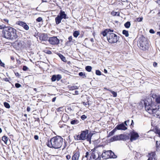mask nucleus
Instances as JSON below:
<instances>
[{
    "label": "nucleus",
    "mask_w": 160,
    "mask_h": 160,
    "mask_svg": "<svg viewBox=\"0 0 160 160\" xmlns=\"http://www.w3.org/2000/svg\"><path fill=\"white\" fill-rule=\"evenodd\" d=\"M63 138L58 136L52 138L50 141H48L47 143L48 147L54 149L60 148L62 145Z\"/></svg>",
    "instance_id": "obj_1"
},
{
    "label": "nucleus",
    "mask_w": 160,
    "mask_h": 160,
    "mask_svg": "<svg viewBox=\"0 0 160 160\" xmlns=\"http://www.w3.org/2000/svg\"><path fill=\"white\" fill-rule=\"evenodd\" d=\"M16 29L9 27L4 29L3 30L4 37L8 39L13 40L17 38L18 36L16 33Z\"/></svg>",
    "instance_id": "obj_2"
},
{
    "label": "nucleus",
    "mask_w": 160,
    "mask_h": 160,
    "mask_svg": "<svg viewBox=\"0 0 160 160\" xmlns=\"http://www.w3.org/2000/svg\"><path fill=\"white\" fill-rule=\"evenodd\" d=\"M149 101L145 100L144 101V105L146 111L149 114H152L153 113V112L155 110L157 107L156 103L152 102L150 99H149Z\"/></svg>",
    "instance_id": "obj_3"
},
{
    "label": "nucleus",
    "mask_w": 160,
    "mask_h": 160,
    "mask_svg": "<svg viewBox=\"0 0 160 160\" xmlns=\"http://www.w3.org/2000/svg\"><path fill=\"white\" fill-rule=\"evenodd\" d=\"M140 38V40L139 41L140 48L143 51L148 50L149 46L148 41L146 38L143 36L141 37Z\"/></svg>",
    "instance_id": "obj_4"
},
{
    "label": "nucleus",
    "mask_w": 160,
    "mask_h": 160,
    "mask_svg": "<svg viewBox=\"0 0 160 160\" xmlns=\"http://www.w3.org/2000/svg\"><path fill=\"white\" fill-rule=\"evenodd\" d=\"M113 32H110L107 36V40L108 41L111 43H113L117 42L118 39L119 37Z\"/></svg>",
    "instance_id": "obj_5"
},
{
    "label": "nucleus",
    "mask_w": 160,
    "mask_h": 160,
    "mask_svg": "<svg viewBox=\"0 0 160 160\" xmlns=\"http://www.w3.org/2000/svg\"><path fill=\"white\" fill-rule=\"evenodd\" d=\"M88 131L85 130L82 131L80 133H78V135H76L74 136L75 139L77 140H83L86 139V136L88 134Z\"/></svg>",
    "instance_id": "obj_6"
},
{
    "label": "nucleus",
    "mask_w": 160,
    "mask_h": 160,
    "mask_svg": "<svg viewBox=\"0 0 160 160\" xmlns=\"http://www.w3.org/2000/svg\"><path fill=\"white\" fill-rule=\"evenodd\" d=\"M67 15L65 12L61 10L59 14L55 18L56 23L57 24H59L61 22V21L62 19H66L68 18Z\"/></svg>",
    "instance_id": "obj_7"
},
{
    "label": "nucleus",
    "mask_w": 160,
    "mask_h": 160,
    "mask_svg": "<svg viewBox=\"0 0 160 160\" xmlns=\"http://www.w3.org/2000/svg\"><path fill=\"white\" fill-rule=\"evenodd\" d=\"M48 41L50 44L53 45H58L60 42L59 39L56 36L50 37Z\"/></svg>",
    "instance_id": "obj_8"
},
{
    "label": "nucleus",
    "mask_w": 160,
    "mask_h": 160,
    "mask_svg": "<svg viewBox=\"0 0 160 160\" xmlns=\"http://www.w3.org/2000/svg\"><path fill=\"white\" fill-rule=\"evenodd\" d=\"M17 46L19 50H22L26 47V40L20 41L17 43Z\"/></svg>",
    "instance_id": "obj_9"
},
{
    "label": "nucleus",
    "mask_w": 160,
    "mask_h": 160,
    "mask_svg": "<svg viewBox=\"0 0 160 160\" xmlns=\"http://www.w3.org/2000/svg\"><path fill=\"white\" fill-rule=\"evenodd\" d=\"M101 158L100 153L92 152L89 160H100Z\"/></svg>",
    "instance_id": "obj_10"
},
{
    "label": "nucleus",
    "mask_w": 160,
    "mask_h": 160,
    "mask_svg": "<svg viewBox=\"0 0 160 160\" xmlns=\"http://www.w3.org/2000/svg\"><path fill=\"white\" fill-rule=\"evenodd\" d=\"M62 78V76L60 74L53 75L52 77L51 80L52 82H55L56 81H58Z\"/></svg>",
    "instance_id": "obj_11"
},
{
    "label": "nucleus",
    "mask_w": 160,
    "mask_h": 160,
    "mask_svg": "<svg viewBox=\"0 0 160 160\" xmlns=\"http://www.w3.org/2000/svg\"><path fill=\"white\" fill-rule=\"evenodd\" d=\"M139 136L138 133L135 132H132L131 133L130 141L132 142L133 141L135 140L139 137Z\"/></svg>",
    "instance_id": "obj_12"
},
{
    "label": "nucleus",
    "mask_w": 160,
    "mask_h": 160,
    "mask_svg": "<svg viewBox=\"0 0 160 160\" xmlns=\"http://www.w3.org/2000/svg\"><path fill=\"white\" fill-rule=\"evenodd\" d=\"M110 151H106L104 150L102 154V157L103 159H106L109 158V153Z\"/></svg>",
    "instance_id": "obj_13"
},
{
    "label": "nucleus",
    "mask_w": 160,
    "mask_h": 160,
    "mask_svg": "<svg viewBox=\"0 0 160 160\" xmlns=\"http://www.w3.org/2000/svg\"><path fill=\"white\" fill-rule=\"evenodd\" d=\"M113 31L114 30L113 29H107L102 31L101 32V34H102L103 37H105L107 36H107H108V35L110 33V32H113Z\"/></svg>",
    "instance_id": "obj_14"
},
{
    "label": "nucleus",
    "mask_w": 160,
    "mask_h": 160,
    "mask_svg": "<svg viewBox=\"0 0 160 160\" xmlns=\"http://www.w3.org/2000/svg\"><path fill=\"white\" fill-rule=\"evenodd\" d=\"M116 128L118 130H125L127 129V128L123 123H122L118 124L116 127Z\"/></svg>",
    "instance_id": "obj_15"
},
{
    "label": "nucleus",
    "mask_w": 160,
    "mask_h": 160,
    "mask_svg": "<svg viewBox=\"0 0 160 160\" xmlns=\"http://www.w3.org/2000/svg\"><path fill=\"white\" fill-rule=\"evenodd\" d=\"M72 157V160H78L80 156V153L78 151H74Z\"/></svg>",
    "instance_id": "obj_16"
},
{
    "label": "nucleus",
    "mask_w": 160,
    "mask_h": 160,
    "mask_svg": "<svg viewBox=\"0 0 160 160\" xmlns=\"http://www.w3.org/2000/svg\"><path fill=\"white\" fill-rule=\"evenodd\" d=\"M75 40L72 39V36H70L68 38V40L65 42V45L67 46H69L74 42Z\"/></svg>",
    "instance_id": "obj_17"
},
{
    "label": "nucleus",
    "mask_w": 160,
    "mask_h": 160,
    "mask_svg": "<svg viewBox=\"0 0 160 160\" xmlns=\"http://www.w3.org/2000/svg\"><path fill=\"white\" fill-rule=\"evenodd\" d=\"M18 24L20 26H22L26 30H28L29 29V27L27 24L22 21H19L18 22Z\"/></svg>",
    "instance_id": "obj_18"
},
{
    "label": "nucleus",
    "mask_w": 160,
    "mask_h": 160,
    "mask_svg": "<svg viewBox=\"0 0 160 160\" xmlns=\"http://www.w3.org/2000/svg\"><path fill=\"white\" fill-rule=\"evenodd\" d=\"M119 137L120 141H125L129 139V135H126L124 134H121L119 135Z\"/></svg>",
    "instance_id": "obj_19"
},
{
    "label": "nucleus",
    "mask_w": 160,
    "mask_h": 160,
    "mask_svg": "<svg viewBox=\"0 0 160 160\" xmlns=\"http://www.w3.org/2000/svg\"><path fill=\"white\" fill-rule=\"evenodd\" d=\"M39 39L41 40L46 41L48 40V35L46 33L41 34L39 36Z\"/></svg>",
    "instance_id": "obj_20"
},
{
    "label": "nucleus",
    "mask_w": 160,
    "mask_h": 160,
    "mask_svg": "<svg viewBox=\"0 0 160 160\" xmlns=\"http://www.w3.org/2000/svg\"><path fill=\"white\" fill-rule=\"evenodd\" d=\"M155 110L153 112V113H152V114L155 117L160 118V110H158L157 107L156 108Z\"/></svg>",
    "instance_id": "obj_21"
},
{
    "label": "nucleus",
    "mask_w": 160,
    "mask_h": 160,
    "mask_svg": "<svg viewBox=\"0 0 160 160\" xmlns=\"http://www.w3.org/2000/svg\"><path fill=\"white\" fill-rule=\"evenodd\" d=\"M119 135H115L111 138L110 139V141L111 142L116 141H120Z\"/></svg>",
    "instance_id": "obj_22"
},
{
    "label": "nucleus",
    "mask_w": 160,
    "mask_h": 160,
    "mask_svg": "<svg viewBox=\"0 0 160 160\" xmlns=\"http://www.w3.org/2000/svg\"><path fill=\"white\" fill-rule=\"evenodd\" d=\"M69 118L68 115L66 114H63L62 117V119L63 122H67L69 119Z\"/></svg>",
    "instance_id": "obj_23"
},
{
    "label": "nucleus",
    "mask_w": 160,
    "mask_h": 160,
    "mask_svg": "<svg viewBox=\"0 0 160 160\" xmlns=\"http://www.w3.org/2000/svg\"><path fill=\"white\" fill-rule=\"evenodd\" d=\"M149 155V156L148 160H155V153L154 152H152Z\"/></svg>",
    "instance_id": "obj_24"
},
{
    "label": "nucleus",
    "mask_w": 160,
    "mask_h": 160,
    "mask_svg": "<svg viewBox=\"0 0 160 160\" xmlns=\"http://www.w3.org/2000/svg\"><path fill=\"white\" fill-rule=\"evenodd\" d=\"M87 134V136L86 137V139H87V141L89 142L90 143H91V138L92 135L91 133L88 134Z\"/></svg>",
    "instance_id": "obj_25"
},
{
    "label": "nucleus",
    "mask_w": 160,
    "mask_h": 160,
    "mask_svg": "<svg viewBox=\"0 0 160 160\" xmlns=\"http://www.w3.org/2000/svg\"><path fill=\"white\" fill-rule=\"evenodd\" d=\"M68 88L71 90H73L78 89V87L76 86L69 85L68 86Z\"/></svg>",
    "instance_id": "obj_26"
},
{
    "label": "nucleus",
    "mask_w": 160,
    "mask_h": 160,
    "mask_svg": "<svg viewBox=\"0 0 160 160\" xmlns=\"http://www.w3.org/2000/svg\"><path fill=\"white\" fill-rule=\"evenodd\" d=\"M110 152L109 156L110 158H117V156L116 155L114 152H112V151L110 150Z\"/></svg>",
    "instance_id": "obj_27"
},
{
    "label": "nucleus",
    "mask_w": 160,
    "mask_h": 160,
    "mask_svg": "<svg viewBox=\"0 0 160 160\" xmlns=\"http://www.w3.org/2000/svg\"><path fill=\"white\" fill-rule=\"evenodd\" d=\"M79 122L76 119H73L71 120L70 123L72 125H75L78 124Z\"/></svg>",
    "instance_id": "obj_28"
},
{
    "label": "nucleus",
    "mask_w": 160,
    "mask_h": 160,
    "mask_svg": "<svg viewBox=\"0 0 160 160\" xmlns=\"http://www.w3.org/2000/svg\"><path fill=\"white\" fill-rule=\"evenodd\" d=\"M78 75L79 76L82 77L83 78H86L87 75L85 72H81L79 73Z\"/></svg>",
    "instance_id": "obj_29"
},
{
    "label": "nucleus",
    "mask_w": 160,
    "mask_h": 160,
    "mask_svg": "<svg viewBox=\"0 0 160 160\" xmlns=\"http://www.w3.org/2000/svg\"><path fill=\"white\" fill-rule=\"evenodd\" d=\"M79 34L80 32L79 31H75L73 33V36L74 37L76 38L78 37V36L79 35Z\"/></svg>",
    "instance_id": "obj_30"
},
{
    "label": "nucleus",
    "mask_w": 160,
    "mask_h": 160,
    "mask_svg": "<svg viewBox=\"0 0 160 160\" xmlns=\"http://www.w3.org/2000/svg\"><path fill=\"white\" fill-rule=\"evenodd\" d=\"M58 56L64 62H66L67 61L66 58L62 55L59 54H58Z\"/></svg>",
    "instance_id": "obj_31"
},
{
    "label": "nucleus",
    "mask_w": 160,
    "mask_h": 160,
    "mask_svg": "<svg viewBox=\"0 0 160 160\" xmlns=\"http://www.w3.org/2000/svg\"><path fill=\"white\" fill-rule=\"evenodd\" d=\"M2 140L5 144H7L8 141V138L7 137L5 136H3L2 137Z\"/></svg>",
    "instance_id": "obj_32"
},
{
    "label": "nucleus",
    "mask_w": 160,
    "mask_h": 160,
    "mask_svg": "<svg viewBox=\"0 0 160 160\" xmlns=\"http://www.w3.org/2000/svg\"><path fill=\"white\" fill-rule=\"evenodd\" d=\"M130 22L128 21L125 23L124 26L127 28H129L130 27Z\"/></svg>",
    "instance_id": "obj_33"
},
{
    "label": "nucleus",
    "mask_w": 160,
    "mask_h": 160,
    "mask_svg": "<svg viewBox=\"0 0 160 160\" xmlns=\"http://www.w3.org/2000/svg\"><path fill=\"white\" fill-rule=\"evenodd\" d=\"M122 34L126 37H128L129 36L128 31L126 30H123L122 31Z\"/></svg>",
    "instance_id": "obj_34"
},
{
    "label": "nucleus",
    "mask_w": 160,
    "mask_h": 160,
    "mask_svg": "<svg viewBox=\"0 0 160 160\" xmlns=\"http://www.w3.org/2000/svg\"><path fill=\"white\" fill-rule=\"evenodd\" d=\"M92 68L90 66H88L85 67L86 70L88 72H91L92 70Z\"/></svg>",
    "instance_id": "obj_35"
},
{
    "label": "nucleus",
    "mask_w": 160,
    "mask_h": 160,
    "mask_svg": "<svg viewBox=\"0 0 160 160\" xmlns=\"http://www.w3.org/2000/svg\"><path fill=\"white\" fill-rule=\"evenodd\" d=\"M89 152H87L86 153V155L85 156V157H83L82 158V160H88L87 158Z\"/></svg>",
    "instance_id": "obj_36"
},
{
    "label": "nucleus",
    "mask_w": 160,
    "mask_h": 160,
    "mask_svg": "<svg viewBox=\"0 0 160 160\" xmlns=\"http://www.w3.org/2000/svg\"><path fill=\"white\" fill-rule=\"evenodd\" d=\"M112 15L113 16H119V12H112L111 13Z\"/></svg>",
    "instance_id": "obj_37"
},
{
    "label": "nucleus",
    "mask_w": 160,
    "mask_h": 160,
    "mask_svg": "<svg viewBox=\"0 0 160 160\" xmlns=\"http://www.w3.org/2000/svg\"><path fill=\"white\" fill-rule=\"evenodd\" d=\"M4 105L5 107L7 108H9L10 107L9 104L8 102H4Z\"/></svg>",
    "instance_id": "obj_38"
},
{
    "label": "nucleus",
    "mask_w": 160,
    "mask_h": 160,
    "mask_svg": "<svg viewBox=\"0 0 160 160\" xmlns=\"http://www.w3.org/2000/svg\"><path fill=\"white\" fill-rule=\"evenodd\" d=\"M109 91L113 94V97H117V93L116 92L111 90H109Z\"/></svg>",
    "instance_id": "obj_39"
},
{
    "label": "nucleus",
    "mask_w": 160,
    "mask_h": 160,
    "mask_svg": "<svg viewBox=\"0 0 160 160\" xmlns=\"http://www.w3.org/2000/svg\"><path fill=\"white\" fill-rule=\"evenodd\" d=\"M155 132L156 133L158 134L160 137V129L156 128Z\"/></svg>",
    "instance_id": "obj_40"
},
{
    "label": "nucleus",
    "mask_w": 160,
    "mask_h": 160,
    "mask_svg": "<svg viewBox=\"0 0 160 160\" xmlns=\"http://www.w3.org/2000/svg\"><path fill=\"white\" fill-rule=\"evenodd\" d=\"M156 101L157 103H160V96H158L156 98Z\"/></svg>",
    "instance_id": "obj_41"
},
{
    "label": "nucleus",
    "mask_w": 160,
    "mask_h": 160,
    "mask_svg": "<svg viewBox=\"0 0 160 160\" xmlns=\"http://www.w3.org/2000/svg\"><path fill=\"white\" fill-rule=\"evenodd\" d=\"M96 74L98 75H101V72L99 70H96Z\"/></svg>",
    "instance_id": "obj_42"
},
{
    "label": "nucleus",
    "mask_w": 160,
    "mask_h": 160,
    "mask_svg": "<svg viewBox=\"0 0 160 160\" xmlns=\"http://www.w3.org/2000/svg\"><path fill=\"white\" fill-rule=\"evenodd\" d=\"M42 18L41 17H39L36 19V21L38 22H40L42 21Z\"/></svg>",
    "instance_id": "obj_43"
},
{
    "label": "nucleus",
    "mask_w": 160,
    "mask_h": 160,
    "mask_svg": "<svg viewBox=\"0 0 160 160\" xmlns=\"http://www.w3.org/2000/svg\"><path fill=\"white\" fill-rule=\"evenodd\" d=\"M15 86L16 88H19L21 86V85L19 83H16L15 84Z\"/></svg>",
    "instance_id": "obj_44"
},
{
    "label": "nucleus",
    "mask_w": 160,
    "mask_h": 160,
    "mask_svg": "<svg viewBox=\"0 0 160 160\" xmlns=\"http://www.w3.org/2000/svg\"><path fill=\"white\" fill-rule=\"evenodd\" d=\"M130 122V121L129 120H128L124 121V122L123 123L125 125V126L127 127V126H128V124H127V123H128V122Z\"/></svg>",
    "instance_id": "obj_45"
},
{
    "label": "nucleus",
    "mask_w": 160,
    "mask_h": 160,
    "mask_svg": "<svg viewBox=\"0 0 160 160\" xmlns=\"http://www.w3.org/2000/svg\"><path fill=\"white\" fill-rule=\"evenodd\" d=\"M81 118L82 120H84L87 118V116L85 115H83L81 116Z\"/></svg>",
    "instance_id": "obj_46"
},
{
    "label": "nucleus",
    "mask_w": 160,
    "mask_h": 160,
    "mask_svg": "<svg viewBox=\"0 0 160 160\" xmlns=\"http://www.w3.org/2000/svg\"><path fill=\"white\" fill-rule=\"evenodd\" d=\"M28 68L26 66H24L23 67L22 69L24 71H26L28 70Z\"/></svg>",
    "instance_id": "obj_47"
},
{
    "label": "nucleus",
    "mask_w": 160,
    "mask_h": 160,
    "mask_svg": "<svg viewBox=\"0 0 160 160\" xmlns=\"http://www.w3.org/2000/svg\"><path fill=\"white\" fill-rule=\"evenodd\" d=\"M143 19V18H137V20L138 22H141Z\"/></svg>",
    "instance_id": "obj_48"
},
{
    "label": "nucleus",
    "mask_w": 160,
    "mask_h": 160,
    "mask_svg": "<svg viewBox=\"0 0 160 160\" xmlns=\"http://www.w3.org/2000/svg\"><path fill=\"white\" fill-rule=\"evenodd\" d=\"M133 153L135 155L136 157L138 156H139V155L140 154L139 153L137 152L136 151H134Z\"/></svg>",
    "instance_id": "obj_49"
},
{
    "label": "nucleus",
    "mask_w": 160,
    "mask_h": 160,
    "mask_svg": "<svg viewBox=\"0 0 160 160\" xmlns=\"http://www.w3.org/2000/svg\"><path fill=\"white\" fill-rule=\"evenodd\" d=\"M45 53L48 54H51L52 53V52L50 50H47Z\"/></svg>",
    "instance_id": "obj_50"
},
{
    "label": "nucleus",
    "mask_w": 160,
    "mask_h": 160,
    "mask_svg": "<svg viewBox=\"0 0 160 160\" xmlns=\"http://www.w3.org/2000/svg\"><path fill=\"white\" fill-rule=\"evenodd\" d=\"M87 102H82L83 104L86 107H87V106H89V103H88V104H87Z\"/></svg>",
    "instance_id": "obj_51"
},
{
    "label": "nucleus",
    "mask_w": 160,
    "mask_h": 160,
    "mask_svg": "<svg viewBox=\"0 0 160 160\" xmlns=\"http://www.w3.org/2000/svg\"><path fill=\"white\" fill-rule=\"evenodd\" d=\"M114 134V133L112 132H110L108 134V137H110L111 136H112Z\"/></svg>",
    "instance_id": "obj_52"
},
{
    "label": "nucleus",
    "mask_w": 160,
    "mask_h": 160,
    "mask_svg": "<svg viewBox=\"0 0 160 160\" xmlns=\"http://www.w3.org/2000/svg\"><path fill=\"white\" fill-rule=\"evenodd\" d=\"M0 65L1 66L4 67V64L0 60Z\"/></svg>",
    "instance_id": "obj_53"
},
{
    "label": "nucleus",
    "mask_w": 160,
    "mask_h": 160,
    "mask_svg": "<svg viewBox=\"0 0 160 160\" xmlns=\"http://www.w3.org/2000/svg\"><path fill=\"white\" fill-rule=\"evenodd\" d=\"M149 32L150 33L152 34L154 33H155L154 30L152 29H150L149 30Z\"/></svg>",
    "instance_id": "obj_54"
},
{
    "label": "nucleus",
    "mask_w": 160,
    "mask_h": 160,
    "mask_svg": "<svg viewBox=\"0 0 160 160\" xmlns=\"http://www.w3.org/2000/svg\"><path fill=\"white\" fill-rule=\"evenodd\" d=\"M66 158L67 159L69 160L71 158V156L69 155H67L66 156Z\"/></svg>",
    "instance_id": "obj_55"
},
{
    "label": "nucleus",
    "mask_w": 160,
    "mask_h": 160,
    "mask_svg": "<svg viewBox=\"0 0 160 160\" xmlns=\"http://www.w3.org/2000/svg\"><path fill=\"white\" fill-rule=\"evenodd\" d=\"M156 144L157 147H159V146H160V142L158 141H156Z\"/></svg>",
    "instance_id": "obj_56"
},
{
    "label": "nucleus",
    "mask_w": 160,
    "mask_h": 160,
    "mask_svg": "<svg viewBox=\"0 0 160 160\" xmlns=\"http://www.w3.org/2000/svg\"><path fill=\"white\" fill-rule=\"evenodd\" d=\"M117 130V128H116V127L115 128H114L113 130H112V132L114 134L115 132L116 131V130Z\"/></svg>",
    "instance_id": "obj_57"
},
{
    "label": "nucleus",
    "mask_w": 160,
    "mask_h": 160,
    "mask_svg": "<svg viewBox=\"0 0 160 160\" xmlns=\"http://www.w3.org/2000/svg\"><path fill=\"white\" fill-rule=\"evenodd\" d=\"M31 108L29 107H28L27 108V110L29 112L30 111Z\"/></svg>",
    "instance_id": "obj_58"
},
{
    "label": "nucleus",
    "mask_w": 160,
    "mask_h": 160,
    "mask_svg": "<svg viewBox=\"0 0 160 160\" xmlns=\"http://www.w3.org/2000/svg\"><path fill=\"white\" fill-rule=\"evenodd\" d=\"M15 75H16V76H18V77H19L20 76V74H19V73L18 72H15Z\"/></svg>",
    "instance_id": "obj_59"
},
{
    "label": "nucleus",
    "mask_w": 160,
    "mask_h": 160,
    "mask_svg": "<svg viewBox=\"0 0 160 160\" xmlns=\"http://www.w3.org/2000/svg\"><path fill=\"white\" fill-rule=\"evenodd\" d=\"M34 138L35 139L38 140V135H35Z\"/></svg>",
    "instance_id": "obj_60"
},
{
    "label": "nucleus",
    "mask_w": 160,
    "mask_h": 160,
    "mask_svg": "<svg viewBox=\"0 0 160 160\" xmlns=\"http://www.w3.org/2000/svg\"><path fill=\"white\" fill-rule=\"evenodd\" d=\"M157 63L155 62H153V65L154 67H156L157 66Z\"/></svg>",
    "instance_id": "obj_61"
},
{
    "label": "nucleus",
    "mask_w": 160,
    "mask_h": 160,
    "mask_svg": "<svg viewBox=\"0 0 160 160\" xmlns=\"http://www.w3.org/2000/svg\"><path fill=\"white\" fill-rule=\"evenodd\" d=\"M67 110H68L69 111H71L72 110V108L70 107H68L67 108Z\"/></svg>",
    "instance_id": "obj_62"
},
{
    "label": "nucleus",
    "mask_w": 160,
    "mask_h": 160,
    "mask_svg": "<svg viewBox=\"0 0 160 160\" xmlns=\"http://www.w3.org/2000/svg\"><path fill=\"white\" fill-rule=\"evenodd\" d=\"M62 108L60 107V108H58L57 109V111H61Z\"/></svg>",
    "instance_id": "obj_63"
},
{
    "label": "nucleus",
    "mask_w": 160,
    "mask_h": 160,
    "mask_svg": "<svg viewBox=\"0 0 160 160\" xmlns=\"http://www.w3.org/2000/svg\"><path fill=\"white\" fill-rule=\"evenodd\" d=\"M4 80L6 82H9V80L7 78H5L4 79Z\"/></svg>",
    "instance_id": "obj_64"
}]
</instances>
